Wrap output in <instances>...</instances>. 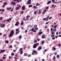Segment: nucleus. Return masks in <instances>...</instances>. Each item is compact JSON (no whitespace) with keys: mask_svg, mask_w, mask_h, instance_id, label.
<instances>
[{"mask_svg":"<svg viewBox=\"0 0 61 61\" xmlns=\"http://www.w3.org/2000/svg\"><path fill=\"white\" fill-rule=\"evenodd\" d=\"M15 32L13 30H11V32H10V33L9 35V38H10L11 37V36H14V34H13V33H14Z\"/></svg>","mask_w":61,"mask_h":61,"instance_id":"1","label":"nucleus"},{"mask_svg":"<svg viewBox=\"0 0 61 61\" xmlns=\"http://www.w3.org/2000/svg\"><path fill=\"white\" fill-rule=\"evenodd\" d=\"M39 45V43H38L35 44L33 46V47L34 48H36L37 46H38Z\"/></svg>","mask_w":61,"mask_h":61,"instance_id":"2","label":"nucleus"},{"mask_svg":"<svg viewBox=\"0 0 61 61\" xmlns=\"http://www.w3.org/2000/svg\"><path fill=\"white\" fill-rule=\"evenodd\" d=\"M31 0H28V1L27 2L26 5H27V4H31Z\"/></svg>","mask_w":61,"mask_h":61,"instance_id":"3","label":"nucleus"},{"mask_svg":"<svg viewBox=\"0 0 61 61\" xmlns=\"http://www.w3.org/2000/svg\"><path fill=\"white\" fill-rule=\"evenodd\" d=\"M19 22L17 21L16 22V23L15 24V26H18L19 24Z\"/></svg>","mask_w":61,"mask_h":61,"instance_id":"4","label":"nucleus"},{"mask_svg":"<svg viewBox=\"0 0 61 61\" xmlns=\"http://www.w3.org/2000/svg\"><path fill=\"white\" fill-rule=\"evenodd\" d=\"M42 47H41V46H40L38 48L37 50H38V51H40V50H41V49H42Z\"/></svg>","mask_w":61,"mask_h":61,"instance_id":"5","label":"nucleus"},{"mask_svg":"<svg viewBox=\"0 0 61 61\" xmlns=\"http://www.w3.org/2000/svg\"><path fill=\"white\" fill-rule=\"evenodd\" d=\"M11 5L13 4V5H15V2H14V1H12L11 2Z\"/></svg>","mask_w":61,"mask_h":61,"instance_id":"6","label":"nucleus"},{"mask_svg":"<svg viewBox=\"0 0 61 61\" xmlns=\"http://www.w3.org/2000/svg\"><path fill=\"white\" fill-rule=\"evenodd\" d=\"M0 54H1L2 53H4V52H5V50H1L0 51Z\"/></svg>","mask_w":61,"mask_h":61,"instance_id":"7","label":"nucleus"},{"mask_svg":"<svg viewBox=\"0 0 61 61\" xmlns=\"http://www.w3.org/2000/svg\"><path fill=\"white\" fill-rule=\"evenodd\" d=\"M12 20V19L11 18H10L9 19H8L6 20V22H8L9 21H10Z\"/></svg>","mask_w":61,"mask_h":61,"instance_id":"8","label":"nucleus"},{"mask_svg":"<svg viewBox=\"0 0 61 61\" xmlns=\"http://www.w3.org/2000/svg\"><path fill=\"white\" fill-rule=\"evenodd\" d=\"M22 10H25V6H23L22 7Z\"/></svg>","mask_w":61,"mask_h":61,"instance_id":"9","label":"nucleus"},{"mask_svg":"<svg viewBox=\"0 0 61 61\" xmlns=\"http://www.w3.org/2000/svg\"><path fill=\"white\" fill-rule=\"evenodd\" d=\"M33 53H34L35 54H36V55H37V51H36L35 50H34L33 51Z\"/></svg>","mask_w":61,"mask_h":61,"instance_id":"10","label":"nucleus"},{"mask_svg":"<svg viewBox=\"0 0 61 61\" xmlns=\"http://www.w3.org/2000/svg\"><path fill=\"white\" fill-rule=\"evenodd\" d=\"M21 23H20V25H23V24H24V21L23 20H22L21 21Z\"/></svg>","mask_w":61,"mask_h":61,"instance_id":"11","label":"nucleus"},{"mask_svg":"<svg viewBox=\"0 0 61 61\" xmlns=\"http://www.w3.org/2000/svg\"><path fill=\"white\" fill-rule=\"evenodd\" d=\"M45 35H43L41 37L42 38L44 39V38H45Z\"/></svg>","mask_w":61,"mask_h":61,"instance_id":"12","label":"nucleus"},{"mask_svg":"<svg viewBox=\"0 0 61 61\" xmlns=\"http://www.w3.org/2000/svg\"><path fill=\"white\" fill-rule=\"evenodd\" d=\"M13 1L14 2H15L16 1H17V3H18L19 2V0H14Z\"/></svg>","mask_w":61,"mask_h":61,"instance_id":"13","label":"nucleus"},{"mask_svg":"<svg viewBox=\"0 0 61 61\" xmlns=\"http://www.w3.org/2000/svg\"><path fill=\"white\" fill-rule=\"evenodd\" d=\"M56 57H55V56H54V57H53V59L54 61H55L56 60Z\"/></svg>","mask_w":61,"mask_h":61,"instance_id":"14","label":"nucleus"},{"mask_svg":"<svg viewBox=\"0 0 61 61\" xmlns=\"http://www.w3.org/2000/svg\"><path fill=\"white\" fill-rule=\"evenodd\" d=\"M5 24H4L3 25H2V26H1V28H3L4 27H5Z\"/></svg>","mask_w":61,"mask_h":61,"instance_id":"15","label":"nucleus"},{"mask_svg":"<svg viewBox=\"0 0 61 61\" xmlns=\"http://www.w3.org/2000/svg\"><path fill=\"white\" fill-rule=\"evenodd\" d=\"M51 3V1H48L47 3V4L48 5V4H50V3Z\"/></svg>","mask_w":61,"mask_h":61,"instance_id":"16","label":"nucleus"},{"mask_svg":"<svg viewBox=\"0 0 61 61\" xmlns=\"http://www.w3.org/2000/svg\"><path fill=\"white\" fill-rule=\"evenodd\" d=\"M36 6H38L39 5H40L39 4L37 3L36 4Z\"/></svg>","mask_w":61,"mask_h":61,"instance_id":"17","label":"nucleus"},{"mask_svg":"<svg viewBox=\"0 0 61 61\" xmlns=\"http://www.w3.org/2000/svg\"><path fill=\"white\" fill-rule=\"evenodd\" d=\"M43 33V32H41L38 33L39 35H41V34H42Z\"/></svg>","mask_w":61,"mask_h":61,"instance_id":"18","label":"nucleus"},{"mask_svg":"<svg viewBox=\"0 0 61 61\" xmlns=\"http://www.w3.org/2000/svg\"><path fill=\"white\" fill-rule=\"evenodd\" d=\"M19 7H17L16 8V10H19Z\"/></svg>","mask_w":61,"mask_h":61,"instance_id":"19","label":"nucleus"},{"mask_svg":"<svg viewBox=\"0 0 61 61\" xmlns=\"http://www.w3.org/2000/svg\"><path fill=\"white\" fill-rule=\"evenodd\" d=\"M52 49L53 50H54V51H56V48L55 47H53L52 48Z\"/></svg>","mask_w":61,"mask_h":61,"instance_id":"20","label":"nucleus"},{"mask_svg":"<svg viewBox=\"0 0 61 61\" xmlns=\"http://www.w3.org/2000/svg\"><path fill=\"white\" fill-rule=\"evenodd\" d=\"M20 55H22V54H23V51H20Z\"/></svg>","mask_w":61,"mask_h":61,"instance_id":"21","label":"nucleus"},{"mask_svg":"<svg viewBox=\"0 0 61 61\" xmlns=\"http://www.w3.org/2000/svg\"><path fill=\"white\" fill-rule=\"evenodd\" d=\"M24 56H27V53H25L24 54Z\"/></svg>","mask_w":61,"mask_h":61,"instance_id":"22","label":"nucleus"},{"mask_svg":"<svg viewBox=\"0 0 61 61\" xmlns=\"http://www.w3.org/2000/svg\"><path fill=\"white\" fill-rule=\"evenodd\" d=\"M19 32H20V31H18V32H15L16 34H18L19 33Z\"/></svg>","mask_w":61,"mask_h":61,"instance_id":"23","label":"nucleus"},{"mask_svg":"<svg viewBox=\"0 0 61 61\" xmlns=\"http://www.w3.org/2000/svg\"><path fill=\"white\" fill-rule=\"evenodd\" d=\"M56 29H53V30L54 31H56Z\"/></svg>","mask_w":61,"mask_h":61,"instance_id":"24","label":"nucleus"},{"mask_svg":"<svg viewBox=\"0 0 61 61\" xmlns=\"http://www.w3.org/2000/svg\"><path fill=\"white\" fill-rule=\"evenodd\" d=\"M5 43H7V44H8L9 43V41H5Z\"/></svg>","mask_w":61,"mask_h":61,"instance_id":"25","label":"nucleus"},{"mask_svg":"<svg viewBox=\"0 0 61 61\" xmlns=\"http://www.w3.org/2000/svg\"><path fill=\"white\" fill-rule=\"evenodd\" d=\"M22 38V36H21V35H20L19 36V39H20V38Z\"/></svg>","mask_w":61,"mask_h":61,"instance_id":"26","label":"nucleus"},{"mask_svg":"<svg viewBox=\"0 0 61 61\" xmlns=\"http://www.w3.org/2000/svg\"><path fill=\"white\" fill-rule=\"evenodd\" d=\"M0 21H2V20H3V18L2 17H0Z\"/></svg>","mask_w":61,"mask_h":61,"instance_id":"27","label":"nucleus"},{"mask_svg":"<svg viewBox=\"0 0 61 61\" xmlns=\"http://www.w3.org/2000/svg\"><path fill=\"white\" fill-rule=\"evenodd\" d=\"M33 8H35V9H36V8H37V7L35 6H34Z\"/></svg>","mask_w":61,"mask_h":61,"instance_id":"28","label":"nucleus"},{"mask_svg":"<svg viewBox=\"0 0 61 61\" xmlns=\"http://www.w3.org/2000/svg\"><path fill=\"white\" fill-rule=\"evenodd\" d=\"M32 6H33V5H30L29 6V7H32Z\"/></svg>","mask_w":61,"mask_h":61,"instance_id":"29","label":"nucleus"},{"mask_svg":"<svg viewBox=\"0 0 61 61\" xmlns=\"http://www.w3.org/2000/svg\"><path fill=\"white\" fill-rule=\"evenodd\" d=\"M44 43H45V41H43L42 42V45Z\"/></svg>","mask_w":61,"mask_h":61,"instance_id":"30","label":"nucleus"},{"mask_svg":"<svg viewBox=\"0 0 61 61\" xmlns=\"http://www.w3.org/2000/svg\"><path fill=\"white\" fill-rule=\"evenodd\" d=\"M29 17H30V15H27L26 17V18H29Z\"/></svg>","mask_w":61,"mask_h":61,"instance_id":"31","label":"nucleus"},{"mask_svg":"<svg viewBox=\"0 0 61 61\" xmlns=\"http://www.w3.org/2000/svg\"><path fill=\"white\" fill-rule=\"evenodd\" d=\"M36 13H37V12H36V11H34V14L35 15H36Z\"/></svg>","mask_w":61,"mask_h":61,"instance_id":"32","label":"nucleus"},{"mask_svg":"<svg viewBox=\"0 0 61 61\" xmlns=\"http://www.w3.org/2000/svg\"><path fill=\"white\" fill-rule=\"evenodd\" d=\"M57 25H56L54 26V28H56L57 27Z\"/></svg>","mask_w":61,"mask_h":61,"instance_id":"33","label":"nucleus"},{"mask_svg":"<svg viewBox=\"0 0 61 61\" xmlns=\"http://www.w3.org/2000/svg\"><path fill=\"white\" fill-rule=\"evenodd\" d=\"M27 56H28V57H31V55L30 54L28 55Z\"/></svg>","mask_w":61,"mask_h":61,"instance_id":"34","label":"nucleus"},{"mask_svg":"<svg viewBox=\"0 0 61 61\" xmlns=\"http://www.w3.org/2000/svg\"><path fill=\"white\" fill-rule=\"evenodd\" d=\"M9 48H13V47H12V45L10 46H9Z\"/></svg>","mask_w":61,"mask_h":61,"instance_id":"35","label":"nucleus"},{"mask_svg":"<svg viewBox=\"0 0 61 61\" xmlns=\"http://www.w3.org/2000/svg\"><path fill=\"white\" fill-rule=\"evenodd\" d=\"M19 30V29H17L15 30V31L16 32L17 31H18V30Z\"/></svg>","mask_w":61,"mask_h":61,"instance_id":"36","label":"nucleus"},{"mask_svg":"<svg viewBox=\"0 0 61 61\" xmlns=\"http://www.w3.org/2000/svg\"><path fill=\"white\" fill-rule=\"evenodd\" d=\"M43 11L45 12H46V9H45V10H43Z\"/></svg>","mask_w":61,"mask_h":61,"instance_id":"37","label":"nucleus"},{"mask_svg":"<svg viewBox=\"0 0 61 61\" xmlns=\"http://www.w3.org/2000/svg\"><path fill=\"white\" fill-rule=\"evenodd\" d=\"M51 37H54L55 36V35H51Z\"/></svg>","mask_w":61,"mask_h":61,"instance_id":"38","label":"nucleus"},{"mask_svg":"<svg viewBox=\"0 0 61 61\" xmlns=\"http://www.w3.org/2000/svg\"><path fill=\"white\" fill-rule=\"evenodd\" d=\"M49 9V7H46L45 8V9Z\"/></svg>","mask_w":61,"mask_h":61,"instance_id":"39","label":"nucleus"},{"mask_svg":"<svg viewBox=\"0 0 61 61\" xmlns=\"http://www.w3.org/2000/svg\"><path fill=\"white\" fill-rule=\"evenodd\" d=\"M52 1L53 3H54L55 1V0H52Z\"/></svg>","mask_w":61,"mask_h":61,"instance_id":"40","label":"nucleus"},{"mask_svg":"<svg viewBox=\"0 0 61 61\" xmlns=\"http://www.w3.org/2000/svg\"><path fill=\"white\" fill-rule=\"evenodd\" d=\"M23 20H24V21H26V19H25V18H23Z\"/></svg>","mask_w":61,"mask_h":61,"instance_id":"41","label":"nucleus"},{"mask_svg":"<svg viewBox=\"0 0 61 61\" xmlns=\"http://www.w3.org/2000/svg\"><path fill=\"white\" fill-rule=\"evenodd\" d=\"M57 57H58V58H59V55H58L56 56Z\"/></svg>","mask_w":61,"mask_h":61,"instance_id":"42","label":"nucleus"},{"mask_svg":"<svg viewBox=\"0 0 61 61\" xmlns=\"http://www.w3.org/2000/svg\"><path fill=\"white\" fill-rule=\"evenodd\" d=\"M37 40L38 41H40V39L39 38H38L37 39Z\"/></svg>","mask_w":61,"mask_h":61,"instance_id":"43","label":"nucleus"},{"mask_svg":"<svg viewBox=\"0 0 61 61\" xmlns=\"http://www.w3.org/2000/svg\"><path fill=\"white\" fill-rule=\"evenodd\" d=\"M58 46H59V47H60V46H61V45H60V44H59L58 45Z\"/></svg>","mask_w":61,"mask_h":61,"instance_id":"44","label":"nucleus"},{"mask_svg":"<svg viewBox=\"0 0 61 61\" xmlns=\"http://www.w3.org/2000/svg\"><path fill=\"white\" fill-rule=\"evenodd\" d=\"M52 40H54L55 39V38L54 37H53L52 38Z\"/></svg>","mask_w":61,"mask_h":61,"instance_id":"45","label":"nucleus"},{"mask_svg":"<svg viewBox=\"0 0 61 61\" xmlns=\"http://www.w3.org/2000/svg\"><path fill=\"white\" fill-rule=\"evenodd\" d=\"M24 13V11H22L21 12V14H23Z\"/></svg>","mask_w":61,"mask_h":61,"instance_id":"46","label":"nucleus"},{"mask_svg":"<svg viewBox=\"0 0 61 61\" xmlns=\"http://www.w3.org/2000/svg\"><path fill=\"white\" fill-rule=\"evenodd\" d=\"M13 9H14L13 8H12L11 10H10V12H12V11H13Z\"/></svg>","mask_w":61,"mask_h":61,"instance_id":"47","label":"nucleus"},{"mask_svg":"<svg viewBox=\"0 0 61 61\" xmlns=\"http://www.w3.org/2000/svg\"><path fill=\"white\" fill-rule=\"evenodd\" d=\"M34 29L33 28H32L31 30V31H34Z\"/></svg>","mask_w":61,"mask_h":61,"instance_id":"48","label":"nucleus"},{"mask_svg":"<svg viewBox=\"0 0 61 61\" xmlns=\"http://www.w3.org/2000/svg\"><path fill=\"white\" fill-rule=\"evenodd\" d=\"M5 20H4L3 21H2V23H4V22H5Z\"/></svg>","mask_w":61,"mask_h":61,"instance_id":"49","label":"nucleus"},{"mask_svg":"<svg viewBox=\"0 0 61 61\" xmlns=\"http://www.w3.org/2000/svg\"><path fill=\"white\" fill-rule=\"evenodd\" d=\"M49 17H50L49 16H48L46 17V18L47 19H48V18H49Z\"/></svg>","mask_w":61,"mask_h":61,"instance_id":"50","label":"nucleus"},{"mask_svg":"<svg viewBox=\"0 0 61 61\" xmlns=\"http://www.w3.org/2000/svg\"><path fill=\"white\" fill-rule=\"evenodd\" d=\"M12 9V7H10L9 8V10H11Z\"/></svg>","mask_w":61,"mask_h":61,"instance_id":"51","label":"nucleus"},{"mask_svg":"<svg viewBox=\"0 0 61 61\" xmlns=\"http://www.w3.org/2000/svg\"><path fill=\"white\" fill-rule=\"evenodd\" d=\"M46 19L45 18H44L43 19V20H44V21H45Z\"/></svg>","mask_w":61,"mask_h":61,"instance_id":"52","label":"nucleus"},{"mask_svg":"<svg viewBox=\"0 0 61 61\" xmlns=\"http://www.w3.org/2000/svg\"><path fill=\"white\" fill-rule=\"evenodd\" d=\"M37 25H35L34 26V27H37Z\"/></svg>","mask_w":61,"mask_h":61,"instance_id":"53","label":"nucleus"},{"mask_svg":"<svg viewBox=\"0 0 61 61\" xmlns=\"http://www.w3.org/2000/svg\"><path fill=\"white\" fill-rule=\"evenodd\" d=\"M11 55L12 56H13L15 54H14V53H12L11 54Z\"/></svg>","mask_w":61,"mask_h":61,"instance_id":"54","label":"nucleus"},{"mask_svg":"<svg viewBox=\"0 0 61 61\" xmlns=\"http://www.w3.org/2000/svg\"><path fill=\"white\" fill-rule=\"evenodd\" d=\"M37 41L36 40V41H35L34 42V43H37Z\"/></svg>","mask_w":61,"mask_h":61,"instance_id":"55","label":"nucleus"},{"mask_svg":"<svg viewBox=\"0 0 61 61\" xmlns=\"http://www.w3.org/2000/svg\"><path fill=\"white\" fill-rule=\"evenodd\" d=\"M57 54V52H55L54 55H56Z\"/></svg>","mask_w":61,"mask_h":61,"instance_id":"56","label":"nucleus"},{"mask_svg":"<svg viewBox=\"0 0 61 61\" xmlns=\"http://www.w3.org/2000/svg\"><path fill=\"white\" fill-rule=\"evenodd\" d=\"M48 20V19H46V21H47Z\"/></svg>","mask_w":61,"mask_h":61,"instance_id":"57","label":"nucleus"},{"mask_svg":"<svg viewBox=\"0 0 61 61\" xmlns=\"http://www.w3.org/2000/svg\"><path fill=\"white\" fill-rule=\"evenodd\" d=\"M38 28L37 27L35 28L36 30H38Z\"/></svg>","mask_w":61,"mask_h":61,"instance_id":"58","label":"nucleus"},{"mask_svg":"<svg viewBox=\"0 0 61 61\" xmlns=\"http://www.w3.org/2000/svg\"><path fill=\"white\" fill-rule=\"evenodd\" d=\"M33 31L34 32H36V30H34Z\"/></svg>","mask_w":61,"mask_h":61,"instance_id":"59","label":"nucleus"},{"mask_svg":"<svg viewBox=\"0 0 61 61\" xmlns=\"http://www.w3.org/2000/svg\"><path fill=\"white\" fill-rule=\"evenodd\" d=\"M6 4V2H5L4 3V5H5Z\"/></svg>","mask_w":61,"mask_h":61,"instance_id":"60","label":"nucleus"},{"mask_svg":"<svg viewBox=\"0 0 61 61\" xmlns=\"http://www.w3.org/2000/svg\"><path fill=\"white\" fill-rule=\"evenodd\" d=\"M51 34H53V35H54V34H55V33L54 32H52L51 33Z\"/></svg>","mask_w":61,"mask_h":61,"instance_id":"61","label":"nucleus"},{"mask_svg":"<svg viewBox=\"0 0 61 61\" xmlns=\"http://www.w3.org/2000/svg\"><path fill=\"white\" fill-rule=\"evenodd\" d=\"M22 48H20V51H22Z\"/></svg>","mask_w":61,"mask_h":61,"instance_id":"62","label":"nucleus"},{"mask_svg":"<svg viewBox=\"0 0 61 61\" xmlns=\"http://www.w3.org/2000/svg\"><path fill=\"white\" fill-rule=\"evenodd\" d=\"M53 28H51V31H52V30H53Z\"/></svg>","mask_w":61,"mask_h":61,"instance_id":"63","label":"nucleus"},{"mask_svg":"<svg viewBox=\"0 0 61 61\" xmlns=\"http://www.w3.org/2000/svg\"><path fill=\"white\" fill-rule=\"evenodd\" d=\"M3 59H5V57H3Z\"/></svg>","mask_w":61,"mask_h":61,"instance_id":"64","label":"nucleus"}]
</instances>
